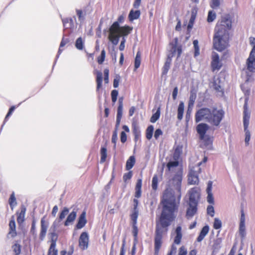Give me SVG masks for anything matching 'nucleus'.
Instances as JSON below:
<instances>
[{
    "instance_id": "nucleus-1",
    "label": "nucleus",
    "mask_w": 255,
    "mask_h": 255,
    "mask_svg": "<svg viewBox=\"0 0 255 255\" xmlns=\"http://www.w3.org/2000/svg\"><path fill=\"white\" fill-rule=\"evenodd\" d=\"M232 27V20L229 14L222 16L215 27L216 33L213 38V45L215 49L222 51L229 45V31Z\"/></svg>"
},
{
    "instance_id": "nucleus-2",
    "label": "nucleus",
    "mask_w": 255,
    "mask_h": 255,
    "mask_svg": "<svg viewBox=\"0 0 255 255\" xmlns=\"http://www.w3.org/2000/svg\"><path fill=\"white\" fill-rule=\"evenodd\" d=\"M166 203L164 208L162 209L159 221L156 224L155 237L154 239L155 254H157L161 246L162 234L167 231V227L176 217L174 210L177 206H168Z\"/></svg>"
},
{
    "instance_id": "nucleus-3",
    "label": "nucleus",
    "mask_w": 255,
    "mask_h": 255,
    "mask_svg": "<svg viewBox=\"0 0 255 255\" xmlns=\"http://www.w3.org/2000/svg\"><path fill=\"white\" fill-rule=\"evenodd\" d=\"M182 180V170L178 169V171L172 178L173 184L175 187L176 189L178 191L177 199H176L174 191L170 188H167L164 192L163 198L161 203L163 205V209L164 208L165 205L168 203V206H177L176 209L174 210V214L177 212L180 204L181 197V185Z\"/></svg>"
},
{
    "instance_id": "nucleus-4",
    "label": "nucleus",
    "mask_w": 255,
    "mask_h": 255,
    "mask_svg": "<svg viewBox=\"0 0 255 255\" xmlns=\"http://www.w3.org/2000/svg\"><path fill=\"white\" fill-rule=\"evenodd\" d=\"M132 30V27L127 25L120 26L119 21H115L109 29L110 34L108 38L113 45H117L120 36L128 35Z\"/></svg>"
},
{
    "instance_id": "nucleus-5",
    "label": "nucleus",
    "mask_w": 255,
    "mask_h": 255,
    "mask_svg": "<svg viewBox=\"0 0 255 255\" xmlns=\"http://www.w3.org/2000/svg\"><path fill=\"white\" fill-rule=\"evenodd\" d=\"M224 115L225 112L222 109H218L217 108L211 109L209 118V123L212 126L219 127L224 117Z\"/></svg>"
},
{
    "instance_id": "nucleus-6",
    "label": "nucleus",
    "mask_w": 255,
    "mask_h": 255,
    "mask_svg": "<svg viewBox=\"0 0 255 255\" xmlns=\"http://www.w3.org/2000/svg\"><path fill=\"white\" fill-rule=\"evenodd\" d=\"M211 109L208 108H202L195 114V122L199 123L202 121H205L209 123V118Z\"/></svg>"
},
{
    "instance_id": "nucleus-7",
    "label": "nucleus",
    "mask_w": 255,
    "mask_h": 255,
    "mask_svg": "<svg viewBox=\"0 0 255 255\" xmlns=\"http://www.w3.org/2000/svg\"><path fill=\"white\" fill-rule=\"evenodd\" d=\"M250 114L245 109L244 112V128L245 132V142L246 146L249 144V141L251 138V133L248 129L249 125Z\"/></svg>"
},
{
    "instance_id": "nucleus-8",
    "label": "nucleus",
    "mask_w": 255,
    "mask_h": 255,
    "mask_svg": "<svg viewBox=\"0 0 255 255\" xmlns=\"http://www.w3.org/2000/svg\"><path fill=\"white\" fill-rule=\"evenodd\" d=\"M175 43L174 44L173 43H170V49L169 51V53L167 55V57L166 60L172 61V58L176 55L177 53V57H179L181 53H182V49L180 46H177L176 43L177 41V39L175 38Z\"/></svg>"
},
{
    "instance_id": "nucleus-9",
    "label": "nucleus",
    "mask_w": 255,
    "mask_h": 255,
    "mask_svg": "<svg viewBox=\"0 0 255 255\" xmlns=\"http://www.w3.org/2000/svg\"><path fill=\"white\" fill-rule=\"evenodd\" d=\"M89 246V236L87 232H83L79 239V246L82 250L88 249Z\"/></svg>"
},
{
    "instance_id": "nucleus-10",
    "label": "nucleus",
    "mask_w": 255,
    "mask_h": 255,
    "mask_svg": "<svg viewBox=\"0 0 255 255\" xmlns=\"http://www.w3.org/2000/svg\"><path fill=\"white\" fill-rule=\"evenodd\" d=\"M248 69L251 72L255 71V47L252 50L247 61Z\"/></svg>"
},
{
    "instance_id": "nucleus-11",
    "label": "nucleus",
    "mask_w": 255,
    "mask_h": 255,
    "mask_svg": "<svg viewBox=\"0 0 255 255\" xmlns=\"http://www.w3.org/2000/svg\"><path fill=\"white\" fill-rule=\"evenodd\" d=\"M209 128V125L205 123H201L197 125L196 130L198 133L199 134L200 139H205V134Z\"/></svg>"
},
{
    "instance_id": "nucleus-12",
    "label": "nucleus",
    "mask_w": 255,
    "mask_h": 255,
    "mask_svg": "<svg viewBox=\"0 0 255 255\" xmlns=\"http://www.w3.org/2000/svg\"><path fill=\"white\" fill-rule=\"evenodd\" d=\"M188 193L189 195V203L198 204L199 198V193L198 192V189L197 188H193L189 191Z\"/></svg>"
},
{
    "instance_id": "nucleus-13",
    "label": "nucleus",
    "mask_w": 255,
    "mask_h": 255,
    "mask_svg": "<svg viewBox=\"0 0 255 255\" xmlns=\"http://www.w3.org/2000/svg\"><path fill=\"white\" fill-rule=\"evenodd\" d=\"M48 223L45 220V217H43L40 221V232L39 234V239L43 241L46 237Z\"/></svg>"
},
{
    "instance_id": "nucleus-14",
    "label": "nucleus",
    "mask_w": 255,
    "mask_h": 255,
    "mask_svg": "<svg viewBox=\"0 0 255 255\" xmlns=\"http://www.w3.org/2000/svg\"><path fill=\"white\" fill-rule=\"evenodd\" d=\"M188 181L190 185L197 184L199 182L198 173L193 168L189 172Z\"/></svg>"
},
{
    "instance_id": "nucleus-15",
    "label": "nucleus",
    "mask_w": 255,
    "mask_h": 255,
    "mask_svg": "<svg viewBox=\"0 0 255 255\" xmlns=\"http://www.w3.org/2000/svg\"><path fill=\"white\" fill-rule=\"evenodd\" d=\"M211 66L213 71L219 70L222 67V63L219 60V56L216 52H213L212 54Z\"/></svg>"
},
{
    "instance_id": "nucleus-16",
    "label": "nucleus",
    "mask_w": 255,
    "mask_h": 255,
    "mask_svg": "<svg viewBox=\"0 0 255 255\" xmlns=\"http://www.w3.org/2000/svg\"><path fill=\"white\" fill-rule=\"evenodd\" d=\"M196 99V91L194 90H191L190 91L189 100L188 102V110H187V114H186V118L187 117L188 115V114L189 115L190 113L191 112Z\"/></svg>"
},
{
    "instance_id": "nucleus-17",
    "label": "nucleus",
    "mask_w": 255,
    "mask_h": 255,
    "mask_svg": "<svg viewBox=\"0 0 255 255\" xmlns=\"http://www.w3.org/2000/svg\"><path fill=\"white\" fill-rule=\"evenodd\" d=\"M197 205L196 204L188 203V207L186 211V217L187 219L192 218L197 211Z\"/></svg>"
},
{
    "instance_id": "nucleus-18",
    "label": "nucleus",
    "mask_w": 255,
    "mask_h": 255,
    "mask_svg": "<svg viewBox=\"0 0 255 255\" xmlns=\"http://www.w3.org/2000/svg\"><path fill=\"white\" fill-rule=\"evenodd\" d=\"M86 213L83 211L79 217L77 224L76 225L77 229H81L83 228L87 223V220L86 219Z\"/></svg>"
},
{
    "instance_id": "nucleus-19",
    "label": "nucleus",
    "mask_w": 255,
    "mask_h": 255,
    "mask_svg": "<svg viewBox=\"0 0 255 255\" xmlns=\"http://www.w3.org/2000/svg\"><path fill=\"white\" fill-rule=\"evenodd\" d=\"M212 184L213 182L211 181H209L208 182L206 191L208 194V196L207 197V202L210 204H213L214 203V199L213 196V194L212 193Z\"/></svg>"
},
{
    "instance_id": "nucleus-20",
    "label": "nucleus",
    "mask_w": 255,
    "mask_h": 255,
    "mask_svg": "<svg viewBox=\"0 0 255 255\" xmlns=\"http://www.w3.org/2000/svg\"><path fill=\"white\" fill-rule=\"evenodd\" d=\"M179 162L178 160H174L173 161H169L167 164V167L170 172H176L178 171V169H181L179 167Z\"/></svg>"
},
{
    "instance_id": "nucleus-21",
    "label": "nucleus",
    "mask_w": 255,
    "mask_h": 255,
    "mask_svg": "<svg viewBox=\"0 0 255 255\" xmlns=\"http://www.w3.org/2000/svg\"><path fill=\"white\" fill-rule=\"evenodd\" d=\"M77 217V212L73 211L71 212L67 217L66 221L64 222V225L65 226H68L72 224L75 220Z\"/></svg>"
},
{
    "instance_id": "nucleus-22",
    "label": "nucleus",
    "mask_w": 255,
    "mask_h": 255,
    "mask_svg": "<svg viewBox=\"0 0 255 255\" xmlns=\"http://www.w3.org/2000/svg\"><path fill=\"white\" fill-rule=\"evenodd\" d=\"M181 227L178 226L175 230L176 236L174 239V243L176 245L180 244L182 239V235L181 233Z\"/></svg>"
},
{
    "instance_id": "nucleus-23",
    "label": "nucleus",
    "mask_w": 255,
    "mask_h": 255,
    "mask_svg": "<svg viewBox=\"0 0 255 255\" xmlns=\"http://www.w3.org/2000/svg\"><path fill=\"white\" fill-rule=\"evenodd\" d=\"M209 231V227L208 226H205L201 230L200 234L197 238V241L201 242L205 236L207 235Z\"/></svg>"
},
{
    "instance_id": "nucleus-24",
    "label": "nucleus",
    "mask_w": 255,
    "mask_h": 255,
    "mask_svg": "<svg viewBox=\"0 0 255 255\" xmlns=\"http://www.w3.org/2000/svg\"><path fill=\"white\" fill-rule=\"evenodd\" d=\"M140 15V11L139 10H133L131 9L128 14V19L129 21H132L133 20L138 19Z\"/></svg>"
},
{
    "instance_id": "nucleus-25",
    "label": "nucleus",
    "mask_w": 255,
    "mask_h": 255,
    "mask_svg": "<svg viewBox=\"0 0 255 255\" xmlns=\"http://www.w3.org/2000/svg\"><path fill=\"white\" fill-rule=\"evenodd\" d=\"M64 27L65 29H71L74 27V22L71 18H66L62 20Z\"/></svg>"
},
{
    "instance_id": "nucleus-26",
    "label": "nucleus",
    "mask_w": 255,
    "mask_h": 255,
    "mask_svg": "<svg viewBox=\"0 0 255 255\" xmlns=\"http://www.w3.org/2000/svg\"><path fill=\"white\" fill-rule=\"evenodd\" d=\"M184 111V104L181 101L179 104L177 110V118L179 120H181L183 118V115Z\"/></svg>"
},
{
    "instance_id": "nucleus-27",
    "label": "nucleus",
    "mask_w": 255,
    "mask_h": 255,
    "mask_svg": "<svg viewBox=\"0 0 255 255\" xmlns=\"http://www.w3.org/2000/svg\"><path fill=\"white\" fill-rule=\"evenodd\" d=\"M138 216V211L137 208H136V205H134L133 207V210L132 213L130 216L131 220L132 221V224H137V219Z\"/></svg>"
},
{
    "instance_id": "nucleus-28",
    "label": "nucleus",
    "mask_w": 255,
    "mask_h": 255,
    "mask_svg": "<svg viewBox=\"0 0 255 255\" xmlns=\"http://www.w3.org/2000/svg\"><path fill=\"white\" fill-rule=\"evenodd\" d=\"M135 162V159L134 156H130L128 159L126 163V169L129 170L134 166Z\"/></svg>"
},
{
    "instance_id": "nucleus-29",
    "label": "nucleus",
    "mask_w": 255,
    "mask_h": 255,
    "mask_svg": "<svg viewBox=\"0 0 255 255\" xmlns=\"http://www.w3.org/2000/svg\"><path fill=\"white\" fill-rule=\"evenodd\" d=\"M182 152V147L178 145L176 147L173 154L174 160H178L180 155Z\"/></svg>"
},
{
    "instance_id": "nucleus-30",
    "label": "nucleus",
    "mask_w": 255,
    "mask_h": 255,
    "mask_svg": "<svg viewBox=\"0 0 255 255\" xmlns=\"http://www.w3.org/2000/svg\"><path fill=\"white\" fill-rule=\"evenodd\" d=\"M133 133L134 135L135 140H137L140 136V131L139 127L135 124H132Z\"/></svg>"
},
{
    "instance_id": "nucleus-31",
    "label": "nucleus",
    "mask_w": 255,
    "mask_h": 255,
    "mask_svg": "<svg viewBox=\"0 0 255 255\" xmlns=\"http://www.w3.org/2000/svg\"><path fill=\"white\" fill-rule=\"evenodd\" d=\"M49 235L50 236L51 240L50 245H52V247H54V246H56V243L57 239V236L55 233V231L49 230Z\"/></svg>"
},
{
    "instance_id": "nucleus-32",
    "label": "nucleus",
    "mask_w": 255,
    "mask_h": 255,
    "mask_svg": "<svg viewBox=\"0 0 255 255\" xmlns=\"http://www.w3.org/2000/svg\"><path fill=\"white\" fill-rule=\"evenodd\" d=\"M96 81L97 83V89L98 90L101 87L103 81V74L101 72H97Z\"/></svg>"
},
{
    "instance_id": "nucleus-33",
    "label": "nucleus",
    "mask_w": 255,
    "mask_h": 255,
    "mask_svg": "<svg viewBox=\"0 0 255 255\" xmlns=\"http://www.w3.org/2000/svg\"><path fill=\"white\" fill-rule=\"evenodd\" d=\"M107 148L105 147H102L101 148L100 153H101V163H104L106 159L107 156Z\"/></svg>"
},
{
    "instance_id": "nucleus-34",
    "label": "nucleus",
    "mask_w": 255,
    "mask_h": 255,
    "mask_svg": "<svg viewBox=\"0 0 255 255\" xmlns=\"http://www.w3.org/2000/svg\"><path fill=\"white\" fill-rule=\"evenodd\" d=\"M160 115V108L159 107L156 112L152 115L151 116L150 121L152 123H155L159 118Z\"/></svg>"
},
{
    "instance_id": "nucleus-35",
    "label": "nucleus",
    "mask_w": 255,
    "mask_h": 255,
    "mask_svg": "<svg viewBox=\"0 0 255 255\" xmlns=\"http://www.w3.org/2000/svg\"><path fill=\"white\" fill-rule=\"evenodd\" d=\"M69 212V210L67 207H64L62 209V210L60 212L59 216V221H61L62 220H63L65 217L67 215Z\"/></svg>"
},
{
    "instance_id": "nucleus-36",
    "label": "nucleus",
    "mask_w": 255,
    "mask_h": 255,
    "mask_svg": "<svg viewBox=\"0 0 255 255\" xmlns=\"http://www.w3.org/2000/svg\"><path fill=\"white\" fill-rule=\"evenodd\" d=\"M154 130V127L153 126L150 125L148 127L146 130V137L148 140L150 139L153 135Z\"/></svg>"
},
{
    "instance_id": "nucleus-37",
    "label": "nucleus",
    "mask_w": 255,
    "mask_h": 255,
    "mask_svg": "<svg viewBox=\"0 0 255 255\" xmlns=\"http://www.w3.org/2000/svg\"><path fill=\"white\" fill-rule=\"evenodd\" d=\"M9 204L11 209H13V208L15 207L17 204L16 198L15 197L14 192H12L10 196L9 199Z\"/></svg>"
},
{
    "instance_id": "nucleus-38",
    "label": "nucleus",
    "mask_w": 255,
    "mask_h": 255,
    "mask_svg": "<svg viewBox=\"0 0 255 255\" xmlns=\"http://www.w3.org/2000/svg\"><path fill=\"white\" fill-rule=\"evenodd\" d=\"M239 234L242 239H244L246 235L245 224H239Z\"/></svg>"
},
{
    "instance_id": "nucleus-39",
    "label": "nucleus",
    "mask_w": 255,
    "mask_h": 255,
    "mask_svg": "<svg viewBox=\"0 0 255 255\" xmlns=\"http://www.w3.org/2000/svg\"><path fill=\"white\" fill-rule=\"evenodd\" d=\"M75 46L78 50H82L84 48V42L81 37H79L76 41Z\"/></svg>"
},
{
    "instance_id": "nucleus-40",
    "label": "nucleus",
    "mask_w": 255,
    "mask_h": 255,
    "mask_svg": "<svg viewBox=\"0 0 255 255\" xmlns=\"http://www.w3.org/2000/svg\"><path fill=\"white\" fill-rule=\"evenodd\" d=\"M9 228L10 232L9 234H12V237H14L16 235L15 231V223L14 221L11 220L9 223Z\"/></svg>"
},
{
    "instance_id": "nucleus-41",
    "label": "nucleus",
    "mask_w": 255,
    "mask_h": 255,
    "mask_svg": "<svg viewBox=\"0 0 255 255\" xmlns=\"http://www.w3.org/2000/svg\"><path fill=\"white\" fill-rule=\"evenodd\" d=\"M171 63V61L167 60H166V62L162 68V75H166L170 67Z\"/></svg>"
},
{
    "instance_id": "nucleus-42",
    "label": "nucleus",
    "mask_w": 255,
    "mask_h": 255,
    "mask_svg": "<svg viewBox=\"0 0 255 255\" xmlns=\"http://www.w3.org/2000/svg\"><path fill=\"white\" fill-rule=\"evenodd\" d=\"M158 179L157 175H154L152 179L151 187L153 190H156L157 189Z\"/></svg>"
},
{
    "instance_id": "nucleus-43",
    "label": "nucleus",
    "mask_w": 255,
    "mask_h": 255,
    "mask_svg": "<svg viewBox=\"0 0 255 255\" xmlns=\"http://www.w3.org/2000/svg\"><path fill=\"white\" fill-rule=\"evenodd\" d=\"M12 250L15 255H19L21 253V246L19 244L15 243L12 247Z\"/></svg>"
},
{
    "instance_id": "nucleus-44",
    "label": "nucleus",
    "mask_w": 255,
    "mask_h": 255,
    "mask_svg": "<svg viewBox=\"0 0 255 255\" xmlns=\"http://www.w3.org/2000/svg\"><path fill=\"white\" fill-rule=\"evenodd\" d=\"M216 17V14L213 11H209L207 17V21L208 22L213 21Z\"/></svg>"
},
{
    "instance_id": "nucleus-45",
    "label": "nucleus",
    "mask_w": 255,
    "mask_h": 255,
    "mask_svg": "<svg viewBox=\"0 0 255 255\" xmlns=\"http://www.w3.org/2000/svg\"><path fill=\"white\" fill-rule=\"evenodd\" d=\"M68 42L69 40L68 39H64V38L62 39L60 44V47L58 52L57 58L58 57L59 55L61 53L62 51H63V49H62L61 48L64 46Z\"/></svg>"
},
{
    "instance_id": "nucleus-46",
    "label": "nucleus",
    "mask_w": 255,
    "mask_h": 255,
    "mask_svg": "<svg viewBox=\"0 0 255 255\" xmlns=\"http://www.w3.org/2000/svg\"><path fill=\"white\" fill-rule=\"evenodd\" d=\"M213 227L216 230L220 229L222 227V222L219 218L214 219Z\"/></svg>"
},
{
    "instance_id": "nucleus-47",
    "label": "nucleus",
    "mask_w": 255,
    "mask_h": 255,
    "mask_svg": "<svg viewBox=\"0 0 255 255\" xmlns=\"http://www.w3.org/2000/svg\"><path fill=\"white\" fill-rule=\"evenodd\" d=\"M194 49H195V52H194V56L195 57H196L199 55V47L198 45V41L197 40H194L193 42Z\"/></svg>"
},
{
    "instance_id": "nucleus-48",
    "label": "nucleus",
    "mask_w": 255,
    "mask_h": 255,
    "mask_svg": "<svg viewBox=\"0 0 255 255\" xmlns=\"http://www.w3.org/2000/svg\"><path fill=\"white\" fill-rule=\"evenodd\" d=\"M106 57V52L104 49L102 50L100 56L98 58V62L99 64H101L105 60Z\"/></svg>"
},
{
    "instance_id": "nucleus-49",
    "label": "nucleus",
    "mask_w": 255,
    "mask_h": 255,
    "mask_svg": "<svg viewBox=\"0 0 255 255\" xmlns=\"http://www.w3.org/2000/svg\"><path fill=\"white\" fill-rule=\"evenodd\" d=\"M76 13L78 17L79 20L81 22H83L85 19V17L82 10L80 9H77Z\"/></svg>"
},
{
    "instance_id": "nucleus-50",
    "label": "nucleus",
    "mask_w": 255,
    "mask_h": 255,
    "mask_svg": "<svg viewBox=\"0 0 255 255\" xmlns=\"http://www.w3.org/2000/svg\"><path fill=\"white\" fill-rule=\"evenodd\" d=\"M15 109V106H12V107H10V108L9 109V110L8 111V112L7 113V115L5 116V118L4 119V123H3V125H4L5 124L6 121L7 120L8 117H10L12 113H13V112L14 111ZM3 126V125L2 126V127Z\"/></svg>"
},
{
    "instance_id": "nucleus-51",
    "label": "nucleus",
    "mask_w": 255,
    "mask_h": 255,
    "mask_svg": "<svg viewBox=\"0 0 255 255\" xmlns=\"http://www.w3.org/2000/svg\"><path fill=\"white\" fill-rule=\"evenodd\" d=\"M55 247L56 246H54V247H52V245H50L48 255H57L58 251L56 250Z\"/></svg>"
},
{
    "instance_id": "nucleus-52",
    "label": "nucleus",
    "mask_w": 255,
    "mask_h": 255,
    "mask_svg": "<svg viewBox=\"0 0 255 255\" xmlns=\"http://www.w3.org/2000/svg\"><path fill=\"white\" fill-rule=\"evenodd\" d=\"M118 139V133L117 130H115L113 133L112 137V142L114 143V148L116 147V141Z\"/></svg>"
},
{
    "instance_id": "nucleus-53",
    "label": "nucleus",
    "mask_w": 255,
    "mask_h": 255,
    "mask_svg": "<svg viewBox=\"0 0 255 255\" xmlns=\"http://www.w3.org/2000/svg\"><path fill=\"white\" fill-rule=\"evenodd\" d=\"M207 212L208 215L211 217H213L215 214L214 208L212 205H209L207 207Z\"/></svg>"
},
{
    "instance_id": "nucleus-54",
    "label": "nucleus",
    "mask_w": 255,
    "mask_h": 255,
    "mask_svg": "<svg viewBox=\"0 0 255 255\" xmlns=\"http://www.w3.org/2000/svg\"><path fill=\"white\" fill-rule=\"evenodd\" d=\"M118 95V91L116 90H114L111 92L112 101L113 103H115L117 100Z\"/></svg>"
},
{
    "instance_id": "nucleus-55",
    "label": "nucleus",
    "mask_w": 255,
    "mask_h": 255,
    "mask_svg": "<svg viewBox=\"0 0 255 255\" xmlns=\"http://www.w3.org/2000/svg\"><path fill=\"white\" fill-rule=\"evenodd\" d=\"M60 221H59V219L55 220L53 223L52 225L51 226L50 229V231H55L57 228L59 226V224Z\"/></svg>"
},
{
    "instance_id": "nucleus-56",
    "label": "nucleus",
    "mask_w": 255,
    "mask_h": 255,
    "mask_svg": "<svg viewBox=\"0 0 255 255\" xmlns=\"http://www.w3.org/2000/svg\"><path fill=\"white\" fill-rule=\"evenodd\" d=\"M30 232L33 235H36V220L33 219L32 222L31 228L30 229Z\"/></svg>"
},
{
    "instance_id": "nucleus-57",
    "label": "nucleus",
    "mask_w": 255,
    "mask_h": 255,
    "mask_svg": "<svg viewBox=\"0 0 255 255\" xmlns=\"http://www.w3.org/2000/svg\"><path fill=\"white\" fill-rule=\"evenodd\" d=\"M213 88L215 89L217 92H221L222 94L223 93L222 88L218 85L216 82H215L213 84Z\"/></svg>"
},
{
    "instance_id": "nucleus-58",
    "label": "nucleus",
    "mask_w": 255,
    "mask_h": 255,
    "mask_svg": "<svg viewBox=\"0 0 255 255\" xmlns=\"http://www.w3.org/2000/svg\"><path fill=\"white\" fill-rule=\"evenodd\" d=\"M132 234L134 238V240H136L137 236L138 234V228L136 226V224H132Z\"/></svg>"
},
{
    "instance_id": "nucleus-59",
    "label": "nucleus",
    "mask_w": 255,
    "mask_h": 255,
    "mask_svg": "<svg viewBox=\"0 0 255 255\" xmlns=\"http://www.w3.org/2000/svg\"><path fill=\"white\" fill-rule=\"evenodd\" d=\"M25 214V209L23 211L22 210L19 214V216L17 217V221L18 223H21L23 221L24 217Z\"/></svg>"
},
{
    "instance_id": "nucleus-60",
    "label": "nucleus",
    "mask_w": 255,
    "mask_h": 255,
    "mask_svg": "<svg viewBox=\"0 0 255 255\" xmlns=\"http://www.w3.org/2000/svg\"><path fill=\"white\" fill-rule=\"evenodd\" d=\"M220 4V0H212L211 6L213 8H217Z\"/></svg>"
},
{
    "instance_id": "nucleus-61",
    "label": "nucleus",
    "mask_w": 255,
    "mask_h": 255,
    "mask_svg": "<svg viewBox=\"0 0 255 255\" xmlns=\"http://www.w3.org/2000/svg\"><path fill=\"white\" fill-rule=\"evenodd\" d=\"M104 81L105 83L107 84L109 83V71L108 69H105L104 71Z\"/></svg>"
},
{
    "instance_id": "nucleus-62",
    "label": "nucleus",
    "mask_w": 255,
    "mask_h": 255,
    "mask_svg": "<svg viewBox=\"0 0 255 255\" xmlns=\"http://www.w3.org/2000/svg\"><path fill=\"white\" fill-rule=\"evenodd\" d=\"M187 254V251L184 246H182L180 248L178 255H186Z\"/></svg>"
},
{
    "instance_id": "nucleus-63",
    "label": "nucleus",
    "mask_w": 255,
    "mask_h": 255,
    "mask_svg": "<svg viewBox=\"0 0 255 255\" xmlns=\"http://www.w3.org/2000/svg\"><path fill=\"white\" fill-rule=\"evenodd\" d=\"M132 172L129 171L128 172L125 173L124 175L123 176V179L125 181H126L127 180L130 179L132 177Z\"/></svg>"
},
{
    "instance_id": "nucleus-64",
    "label": "nucleus",
    "mask_w": 255,
    "mask_h": 255,
    "mask_svg": "<svg viewBox=\"0 0 255 255\" xmlns=\"http://www.w3.org/2000/svg\"><path fill=\"white\" fill-rule=\"evenodd\" d=\"M163 133L162 130L160 128L156 129L154 132V137L155 139H158L159 136Z\"/></svg>"
}]
</instances>
